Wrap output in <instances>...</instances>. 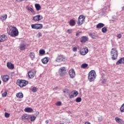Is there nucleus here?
<instances>
[{"label": "nucleus", "instance_id": "1", "mask_svg": "<svg viewBox=\"0 0 124 124\" xmlns=\"http://www.w3.org/2000/svg\"><path fill=\"white\" fill-rule=\"evenodd\" d=\"M10 28L11 31L10 34L11 36H12L13 37H16V36H18V35H19V31L16 27L11 26Z\"/></svg>", "mask_w": 124, "mask_h": 124}, {"label": "nucleus", "instance_id": "2", "mask_svg": "<svg viewBox=\"0 0 124 124\" xmlns=\"http://www.w3.org/2000/svg\"><path fill=\"white\" fill-rule=\"evenodd\" d=\"M96 78V73L94 70H91L88 74V79L90 82H93Z\"/></svg>", "mask_w": 124, "mask_h": 124}, {"label": "nucleus", "instance_id": "3", "mask_svg": "<svg viewBox=\"0 0 124 124\" xmlns=\"http://www.w3.org/2000/svg\"><path fill=\"white\" fill-rule=\"evenodd\" d=\"M111 59L113 61L117 60L118 58V50L116 48H112L110 51Z\"/></svg>", "mask_w": 124, "mask_h": 124}, {"label": "nucleus", "instance_id": "4", "mask_svg": "<svg viewBox=\"0 0 124 124\" xmlns=\"http://www.w3.org/2000/svg\"><path fill=\"white\" fill-rule=\"evenodd\" d=\"M17 85L19 86L20 88H23L24 87H26L28 84H29V82L28 81H26L25 80H20L18 79L17 80Z\"/></svg>", "mask_w": 124, "mask_h": 124}, {"label": "nucleus", "instance_id": "5", "mask_svg": "<svg viewBox=\"0 0 124 124\" xmlns=\"http://www.w3.org/2000/svg\"><path fill=\"white\" fill-rule=\"evenodd\" d=\"M85 19H86L85 16L80 15L78 18V26H82V25L84 24V22H85Z\"/></svg>", "mask_w": 124, "mask_h": 124}, {"label": "nucleus", "instance_id": "6", "mask_svg": "<svg viewBox=\"0 0 124 124\" xmlns=\"http://www.w3.org/2000/svg\"><path fill=\"white\" fill-rule=\"evenodd\" d=\"M31 27L33 30H41L43 28V25L42 24H31Z\"/></svg>", "mask_w": 124, "mask_h": 124}, {"label": "nucleus", "instance_id": "7", "mask_svg": "<svg viewBox=\"0 0 124 124\" xmlns=\"http://www.w3.org/2000/svg\"><path fill=\"white\" fill-rule=\"evenodd\" d=\"M59 73L60 76H64V75L66 74V69H65V67H61L59 69Z\"/></svg>", "mask_w": 124, "mask_h": 124}, {"label": "nucleus", "instance_id": "8", "mask_svg": "<svg viewBox=\"0 0 124 124\" xmlns=\"http://www.w3.org/2000/svg\"><path fill=\"white\" fill-rule=\"evenodd\" d=\"M80 55H82V56H85V55H87L88 53H89V49L88 47H84L80 48V50L79 51Z\"/></svg>", "mask_w": 124, "mask_h": 124}, {"label": "nucleus", "instance_id": "9", "mask_svg": "<svg viewBox=\"0 0 124 124\" xmlns=\"http://www.w3.org/2000/svg\"><path fill=\"white\" fill-rule=\"evenodd\" d=\"M69 75L71 78V79H73V78H75V76H76V73H75V71L73 69H71L69 71Z\"/></svg>", "mask_w": 124, "mask_h": 124}, {"label": "nucleus", "instance_id": "10", "mask_svg": "<svg viewBox=\"0 0 124 124\" xmlns=\"http://www.w3.org/2000/svg\"><path fill=\"white\" fill-rule=\"evenodd\" d=\"M36 74V72H35V71L34 70L30 71L28 72V77H29V78H30V79H32V78H33V77L35 76Z\"/></svg>", "mask_w": 124, "mask_h": 124}, {"label": "nucleus", "instance_id": "11", "mask_svg": "<svg viewBox=\"0 0 124 124\" xmlns=\"http://www.w3.org/2000/svg\"><path fill=\"white\" fill-rule=\"evenodd\" d=\"M55 61L57 62H64L65 61V58L62 55L59 56L57 57Z\"/></svg>", "mask_w": 124, "mask_h": 124}, {"label": "nucleus", "instance_id": "12", "mask_svg": "<svg viewBox=\"0 0 124 124\" xmlns=\"http://www.w3.org/2000/svg\"><path fill=\"white\" fill-rule=\"evenodd\" d=\"M43 18L42 16L37 15L33 17V20L34 22H39V21L42 20Z\"/></svg>", "mask_w": 124, "mask_h": 124}, {"label": "nucleus", "instance_id": "13", "mask_svg": "<svg viewBox=\"0 0 124 124\" xmlns=\"http://www.w3.org/2000/svg\"><path fill=\"white\" fill-rule=\"evenodd\" d=\"M5 40H7V37L5 34H2L0 36V42H4Z\"/></svg>", "mask_w": 124, "mask_h": 124}, {"label": "nucleus", "instance_id": "14", "mask_svg": "<svg viewBox=\"0 0 124 124\" xmlns=\"http://www.w3.org/2000/svg\"><path fill=\"white\" fill-rule=\"evenodd\" d=\"M87 41H89L88 37L85 36L81 37L80 39V42L81 43H85V42H87Z\"/></svg>", "mask_w": 124, "mask_h": 124}, {"label": "nucleus", "instance_id": "15", "mask_svg": "<svg viewBox=\"0 0 124 124\" xmlns=\"http://www.w3.org/2000/svg\"><path fill=\"white\" fill-rule=\"evenodd\" d=\"M9 78H10L8 75H4V76H3L2 78V80L3 82H4L5 83H7V82H8V81L9 80Z\"/></svg>", "mask_w": 124, "mask_h": 124}, {"label": "nucleus", "instance_id": "16", "mask_svg": "<svg viewBox=\"0 0 124 124\" xmlns=\"http://www.w3.org/2000/svg\"><path fill=\"white\" fill-rule=\"evenodd\" d=\"M115 121L116 122V123H117V124H124V120H123V119L119 118V117H116L115 118Z\"/></svg>", "mask_w": 124, "mask_h": 124}, {"label": "nucleus", "instance_id": "17", "mask_svg": "<svg viewBox=\"0 0 124 124\" xmlns=\"http://www.w3.org/2000/svg\"><path fill=\"white\" fill-rule=\"evenodd\" d=\"M50 60V58L48 57H45L43 59H42V62L44 64H46V63H48V62H49V60Z\"/></svg>", "mask_w": 124, "mask_h": 124}, {"label": "nucleus", "instance_id": "18", "mask_svg": "<svg viewBox=\"0 0 124 124\" xmlns=\"http://www.w3.org/2000/svg\"><path fill=\"white\" fill-rule=\"evenodd\" d=\"M21 120H22V121L30 120V115L25 114L24 115H22L21 116Z\"/></svg>", "mask_w": 124, "mask_h": 124}, {"label": "nucleus", "instance_id": "19", "mask_svg": "<svg viewBox=\"0 0 124 124\" xmlns=\"http://www.w3.org/2000/svg\"><path fill=\"white\" fill-rule=\"evenodd\" d=\"M19 49L21 51H24V50L27 49V46L25 44H21L19 46Z\"/></svg>", "mask_w": 124, "mask_h": 124}, {"label": "nucleus", "instance_id": "20", "mask_svg": "<svg viewBox=\"0 0 124 124\" xmlns=\"http://www.w3.org/2000/svg\"><path fill=\"white\" fill-rule=\"evenodd\" d=\"M73 93L70 95L69 98H73L74 97H76L77 95H78V92L77 91H74Z\"/></svg>", "mask_w": 124, "mask_h": 124}, {"label": "nucleus", "instance_id": "21", "mask_svg": "<svg viewBox=\"0 0 124 124\" xmlns=\"http://www.w3.org/2000/svg\"><path fill=\"white\" fill-rule=\"evenodd\" d=\"M7 66L9 69H14V65L10 62H7Z\"/></svg>", "mask_w": 124, "mask_h": 124}, {"label": "nucleus", "instance_id": "22", "mask_svg": "<svg viewBox=\"0 0 124 124\" xmlns=\"http://www.w3.org/2000/svg\"><path fill=\"white\" fill-rule=\"evenodd\" d=\"M122 63H124V57L121 58L120 60H119L117 62L116 64L117 65H119V64H121Z\"/></svg>", "mask_w": 124, "mask_h": 124}, {"label": "nucleus", "instance_id": "23", "mask_svg": "<svg viewBox=\"0 0 124 124\" xmlns=\"http://www.w3.org/2000/svg\"><path fill=\"white\" fill-rule=\"evenodd\" d=\"M25 112L26 113H32L33 112V109L31 108H26L24 109Z\"/></svg>", "mask_w": 124, "mask_h": 124}, {"label": "nucleus", "instance_id": "24", "mask_svg": "<svg viewBox=\"0 0 124 124\" xmlns=\"http://www.w3.org/2000/svg\"><path fill=\"white\" fill-rule=\"evenodd\" d=\"M29 57L31 58L32 61H33V60H34V58H35V53H34V52H30L29 54Z\"/></svg>", "mask_w": 124, "mask_h": 124}, {"label": "nucleus", "instance_id": "25", "mask_svg": "<svg viewBox=\"0 0 124 124\" xmlns=\"http://www.w3.org/2000/svg\"><path fill=\"white\" fill-rule=\"evenodd\" d=\"M31 120V122H34V121H35V119H36V117L33 116V115H29V120Z\"/></svg>", "mask_w": 124, "mask_h": 124}, {"label": "nucleus", "instance_id": "26", "mask_svg": "<svg viewBox=\"0 0 124 124\" xmlns=\"http://www.w3.org/2000/svg\"><path fill=\"white\" fill-rule=\"evenodd\" d=\"M35 7L37 11H39V10H41V6L39 4H35Z\"/></svg>", "mask_w": 124, "mask_h": 124}, {"label": "nucleus", "instance_id": "27", "mask_svg": "<svg viewBox=\"0 0 124 124\" xmlns=\"http://www.w3.org/2000/svg\"><path fill=\"white\" fill-rule=\"evenodd\" d=\"M75 24H76L75 20H74V19H71L70 20L69 25L71 27H73V26H75Z\"/></svg>", "mask_w": 124, "mask_h": 124}, {"label": "nucleus", "instance_id": "28", "mask_svg": "<svg viewBox=\"0 0 124 124\" xmlns=\"http://www.w3.org/2000/svg\"><path fill=\"white\" fill-rule=\"evenodd\" d=\"M16 97H18V98H23L24 95L21 93H16Z\"/></svg>", "mask_w": 124, "mask_h": 124}, {"label": "nucleus", "instance_id": "29", "mask_svg": "<svg viewBox=\"0 0 124 124\" xmlns=\"http://www.w3.org/2000/svg\"><path fill=\"white\" fill-rule=\"evenodd\" d=\"M103 27H104V24L102 23H100L96 25L97 29H100L101 28H103Z\"/></svg>", "mask_w": 124, "mask_h": 124}, {"label": "nucleus", "instance_id": "30", "mask_svg": "<svg viewBox=\"0 0 124 124\" xmlns=\"http://www.w3.org/2000/svg\"><path fill=\"white\" fill-rule=\"evenodd\" d=\"M27 10L31 11V13H34V10H33V9L31 7H27Z\"/></svg>", "mask_w": 124, "mask_h": 124}, {"label": "nucleus", "instance_id": "31", "mask_svg": "<svg viewBox=\"0 0 124 124\" xmlns=\"http://www.w3.org/2000/svg\"><path fill=\"white\" fill-rule=\"evenodd\" d=\"M87 67H88V64L87 63H83L81 65V68H87Z\"/></svg>", "mask_w": 124, "mask_h": 124}, {"label": "nucleus", "instance_id": "32", "mask_svg": "<svg viewBox=\"0 0 124 124\" xmlns=\"http://www.w3.org/2000/svg\"><path fill=\"white\" fill-rule=\"evenodd\" d=\"M37 90H38V89H37V88H36V87H33L31 89V91L33 93H36V92H37Z\"/></svg>", "mask_w": 124, "mask_h": 124}, {"label": "nucleus", "instance_id": "33", "mask_svg": "<svg viewBox=\"0 0 124 124\" xmlns=\"http://www.w3.org/2000/svg\"><path fill=\"white\" fill-rule=\"evenodd\" d=\"M1 18H2V20L3 21H5V20H6V19H7V15H3L1 17Z\"/></svg>", "mask_w": 124, "mask_h": 124}, {"label": "nucleus", "instance_id": "34", "mask_svg": "<svg viewBox=\"0 0 124 124\" xmlns=\"http://www.w3.org/2000/svg\"><path fill=\"white\" fill-rule=\"evenodd\" d=\"M107 31H108V29H107V28L104 27L102 29V31L103 32V33H105V32H107Z\"/></svg>", "mask_w": 124, "mask_h": 124}, {"label": "nucleus", "instance_id": "35", "mask_svg": "<svg viewBox=\"0 0 124 124\" xmlns=\"http://www.w3.org/2000/svg\"><path fill=\"white\" fill-rule=\"evenodd\" d=\"M40 55H44L45 54V50L44 49H40L39 50Z\"/></svg>", "mask_w": 124, "mask_h": 124}, {"label": "nucleus", "instance_id": "36", "mask_svg": "<svg viewBox=\"0 0 124 124\" xmlns=\"http://www.w3.org/2000/svg\"><path fill=\"white\" fill-rule=\"evenodd\" d=\"M120 111L122 113H124V103L121 107V108H120Z\"/></svg>", "mask_w": 124, "mask_h": 124}, {"label": "nucleus", "instance_id": "37", "mask_svg": "<svg viewBox=\"0 0 124 124\" xmlns=\"http://www.w3.org/2000/svg\"><path fill=\"white\" fill-rule=\"evenodd\" d=\"M76 102L79 103L82 101V98L81 97H78L76 99Z\"/></svg>", "mask_w": 124, "mask_h": 124}, {"label": "nucleus", "instance_id": "38", "mask_svg": "<svg viewBox=\"0 0 124 124\" xmlns=\"http://www.w3.org/2000/svg\"><path fill=\"white\" fill-rule=\"evenodd\" d=\"M77 50H78V47H77V46H74L73 48H72V51L73 52H77Z\"/></svg>", "mask_w": 124, "mask_h": 124}, {"label": "nucleus", "instance_id": "39", "mask_svg": "<svg viewBox=\"0 0 124 124\" xmlns=\"http://www.w3.org/2000/svg\"><path fill=\"white\" fill-rule=\"evenodd\" d=\"M63 92L64 93H69V90H68V89H65Z\"/></svg>", "mask_w": 124, "mask_h": 124}, {"label": "nucleus", "instance_id": "40", "mask_svg": "<svg viewBox=\"0 0 124 124\" xmlns=\"http://www.w3.org/2000/svg\"><path fill=\"white\" fill-rule=\"evenodd\" d=\"M55 105H56V106H61L62 105V102L58 101L56 103Z\"/></svg>", "mask_w": 124, "mask_h": 124}, {"label": "nucleus", "instance_id": "41", "mask_svg": "<svg viewBox=\"0 0 124 124\" xmlns=\"http://www.w3.org/2000/svg\"><path fill=\"white\" fill-rule=\"evenodd\" d=\"M5 117V118H9V117H10V114L7 113V112H5L4 114Z\"/></svg>", "mask_w": 124, "mask_h": 124}, {"label": "nucleus", "instance_id": "42", "mask_svg": "<svg viewBox=\"0 0 124 124\" xmlns=\"http://www.w3.org/2000/svg\"><path fill=\"white\" fill-rule=\"evenodd\" d=\"M7 96V92H5L3 93H2V96L3 97H5Z\"/></svg>", "mask_w": 124, "mask_h": 124}, {"label": "nucleus", "instance_id": "43", "mask_svg": "<svg viewBox=\"0 0 124 124\" xmlns=\"http://www.w3.org/2000/svg\"><path fill=\"white\" fill-rule=\"evenodd\" d=\"M67 33H69V34L71 33L72 32V29H68L67 31Z\"/></svg>", "mask_w": 124, "mask_h": 124}, {"label": "nucleus", "instance_id": "44", "mask_svg": "<svg viewBox=\"0 0 124 124\" xmlns=\"http://www.w3.org/2000/svg\"><path fill=\"white\" fill-rule=\"evenodd\" d=\"M37 37H41V36H42V34L41 33V32H39L37 34Z\"/></svg>", "mask_w": 124, "mask_h": 124}, {"label": "nucleus", "instance_id": "45", "mask_svg": "<svg viewBox=\"0 0 124 124\" xmlns=\"http://www.w3.org/2000/svg\"><path fill=\"white\" fill-rule=\"evenodd\" d=\"M117 37H118V38H122V35L121 34H118V35H117Z\"/></svg>", "mask_w": 124, "mask_h": 124}, {"label": "nucleus", "instance_id": "46", "mask_svg": "<svg viewBox=\"0 0 124 124\" xmlns=\"http://www.w3.org/2000/svg\"><path fill=\"white\" fill-rule=\"evenodd\" d=\"M98 121H99V122H102V118L99 117V118H98Z\"/></svg>", "mask_w": 124, "mask_h": 124}, {"label": "nucleus", "instance_id": "47", "mask_svg": "<svg viewBox=\"0 0 124 124\" xmlns=\"http://www.w3.org/2000/svg\"><path fill=\"white\" fill-rule=\"evenodd\" d=\"M80 33H82V32H78L76 33V36H79V34H80Z\"/></svg>", "mask_w": 124, "mask_h": 124}, {"label": "nucleus", "instance_id": "48", "mask_svg": "<svg viewBox=\"0 0 124 124\" xmlns=\"http://www.w3.org/2000/svg\"><path fill=\"white\" fill-rule=\"evenodd\" d=\"M84 124H91V122H89V121H86L85 122Z\"/></svg>", "mask_w": 124, "mask_h": 124}, {"label": "nucleus", "instance_id": "49", "mask_svg": "<svg viewBox=\"0 0 124 124\" xmlns=\"http://www.w3.org/2000/svg\"><path fill=\"white\" fill-rule=\"evenodd\" d=\"M49 123V121L46 120V124H48Z\"/></svg>", "mask_w": 124, "mask_h": 124}, {"label": "nucleus", "instance_id": "50", "mask_svg": "<svg viewBox=\"0 0 124 124\" xmlns=\"http://www.w3.org/2000/svg\"><path fill=\"white\" fill-rule=\"evenodd\" d=\"M0 84H1V81H0Z\"/></svg>", "mask_w": 124, "mask_h": 124}, {"label": "nucleus", "instance_id": "51", "mask_svg": "<svg viewBox=\"0 0 124 124\" xmlns=\"http://www.w3.org/2000/svg\"><path fill=\"white\" fill-rule=\"evenodd\" d=\"M91 35H92V34H90Z\"/></svg>", "mask_w": 124, "mask_h": 124}]
</instances>
